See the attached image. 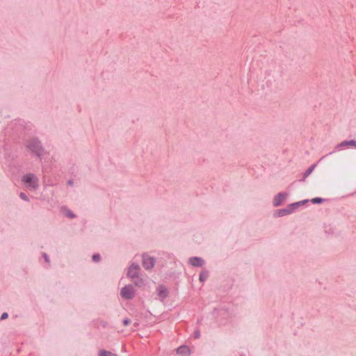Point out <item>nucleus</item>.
<instances>
[{
    "mask_svg": "<svg viewBox=\"0 0 356 356\" xmlns=\"http://www.w3.org/2000/svg\"><path fill=\"white\" fill-rule=\"evenodd\" d=\"M22 181L24 183L27 188H35L38 185V179L33 174H27L22 178Z\"/></svg>",
    "mask_w": 356,
    "mask_h": 356,
    "instance_id": "f257e3e1",
    "label": "nucleus"
},
{
    "mask_svg": "<svg viewBox=\"0 0 356 356\" xmlns=\"http://www.w3.org/2000/svg\"><path fill=\"white\" fill-rule=\"evenodd\" d=\"M307 202V200H303V201L291 204L286 209L278 210L277 211V213L278 216H284L285 215L290 214L294 210H296L300 205H302Z\"/></svg>",
    "mask_w": 356,
    "mask_h": 356,
    "instance_id": "f03ea898",
    "label": "nucleus"
},
{
    "mask_svg": "<svg viewBox=\"0 0 356 356\" xmlns=\"http://www.w3.org/2000/svg\"><path fill=\"white\" fill-rule=\"evenodd\" d=\"M120 294L122 298L131 299L134 296V290L131 286H126L121 289Z\"/></svg>",
    "mask_w": 356,
    "mask_h": 356,
    "instance_id": "7ed1b4c3",
    "label": "nucleus"
},
{
    "mask_svg": "<svg viewBox=\"0 0 356 356\" xmlns=\"http://www.w3.org/2000/svg\"><path fill=\"white\" fill-rule=\"evenodd\" d=\"M288 197V193H278L273 200V204L275 207L280 206Z\"/></svg>",
    "mask_w": 356,
    "mask_h": 356,
    "instance_id": "20e7f679",
    "label": "nucleus"
},
{
    "mask_svg": "<svg viewBox=\"0 0 356 356\" xmlns=\"http://www.w3.org/2000/svg\"><path fill=\"white\" fill-rule=\"evenodd\" d=\"M143 266L146 269H150L154 265V260L152 257H149L148 255H143Z\"/></svg>",
    "mask_w": 356,
    "mask_h": 356,
    "instance_id": "39448f33",
    "label": "nucleus"
},
{
    "mask_svg": "<svg viewBox=\"0 0 356 356\" xmlns=\"http://www.w3.org/2000/svg\"><path fill=\"white\" fill-rule=\"evenodd\" d=\"M138 271H139V266L132 264L129 268L128 273H127L128 276H129L131 278L136 277L138 274Z\"/></svg>",
    "mask_w": 356,
    "mask_h": 356,
    "instance_id": "423d86ee",
    "label": "nucleus"
},
{
    "mask_svg": "<svg viewBox=\"0 0 356 356\" xmlns=\"http://www.w3.org/2000/svg\"><path fill=\"white\" fill-rule=\"evenodd\" d=\"M28 147L33 152L38 153L40 150V143L38 140H33L28 144Z\"/></svg>",
    "mask_w": 356,
    "mask_h": 356,
    "instance_id": "0eeeda50",
    "label": "nucleus"
},
{
    "mask_svg": "<svg viewBox=\"0 0 356 356\" xmlns=\"http://www.w3.org/2000/svg\"><path fill=\"white\" fill-rule=\"evenodd\" d=\"M177 353L179 355L184 356L188 355L190 354V349L186 346H180L177 349Z\"/></svg>",
    "mask_w": 356,
    "mask_h": 356,
    "instance_id": "6e6552de",
    "label": "nucleus"
},
{
    "mask_svg": "<svg viewBox=\"0 0 356 356\" xmlns=\"http://www.w3.org/2000/svg\"><path fill=\"white\" fill-rule=\"evenodd\" d=\"M190 263L191 265L195 266H201L203 265L204 261L201 258L192 257L190 259Z\"/></svg>",
    "mask_w": 356,
    "mask_h": 356,
    "instance_id": "1a4fd4ad",
    "label": "nucleus"
},
{
    "mask_svg": "<svg viewBox=\"0 0 356 356\" xmlns=\"http://www.w3.org/2000/svg\"><path fill=\"white\" fill-rule=\"evenodd\" d=\"M346 145L356 147V141L353 140L350 141H343L339 145V147H343Z\"/></svg>",
    "mask_w": 356,
    "mask_h": 356,
    "instance_id": "9d476101",
    "label": "nucleus"
},
{
    "mask_svg": "<svg viewBox=\"0 0 356 356\" xmlns=\"http://www.w3.org/2000/svg\"><path fill=\"white\" fill-rule=\"evenodd\" d=\"M99 356H117L116 355L105 350H102L99 353Z\"/></svg>",
    "mask_w": 356,
    "mask_h": 356,
    "instance_id": "9b49d317",
    "label": "nucleus"
},
{
    "mask_svg": "<svg viewBox=\"0 0 356 356\" xmlns=\"http://www.w3.org/2000/svg\"><path fill=\"white\" fill-rule=\"evenodd\" d=\"M63 213H64V215L65 216H67V217H70V218H74V216L73 215L72 211H70V210H67V209L64 210Z\"/></svg>",
    "mask_w": 356,
    "mask_h": 356,
    "instance_id": "f8f14e48",
    "label": "nucleus"
},
{
    "mask_svg": "<svg viewBox=\"0 0 356 356\" xmlns=\"http://www.w3.org/2000/svg\"><path fill=\"white\" fill-rule=\"evenodd\" d=\"M311 201L314 204H318V203H321L323 202V199L321 197H315V198L312 199Z\"/></svg>",
    "mask_w": 356,
    "mask_h": 356,
    "instance_id": "ddd939ff",
    "label": "nucleus"
},
{
    "mask_svg": "<svg viewBox=\"0 0 356 356\" xmlns=\"http://www.w3.org/2000/svg\"><path fill=\"white\" fill-rule=\"evenodd\" d=\"M167 294H168V291L165 289H162V290H160V291H159V295L163 298L167 296Z\"/></svg>",
    "mask_w": 356,
    "mask_h": 356,
    "instance_id": "4468645a",
    "label": "nucleus"
},
{
    "mask_svg": "<svg viewBox=\"0 0 356 356\" xmlns=\"http://www.w3.org/2000/svg\"><path fill=\"white\" fill-rule=\"evenodd\" d=\"M19 197H20L22 200H25V201H28V200H29V199H28L27 196H26L24 193H20V195H19Z\"/></svg>",
    "mask_w": 356,
    "mask_h": 356,
    "instance_id": "2eb2a0df",
    "label": "nucleus"
},
{
    "mask_svg": "<svg viewBox=\"0 0 356 356\" xmlns=\"http://www.w3.org/2000/svg\"><path fill=\"white\" fill-rule=\"evenodd\" d=\"M92 259L95 261H98L99 260V254H95L92 257Z\"/></svg>",
    "mask_w": 356,
    "mask_h": 356,
    "instance_id": "dca6fc26",
    "label": "nucleus"
},
{
    "mask_svg": "<svg viewBox=\"0 0 356 356\" xmlns=\"http://www.w3.org/2000/svg\"><path fill=\"white\" fill-rule=\"evenodd\" d=\"M8 318V314L7 313H3L1 315V319L3 320Z\"/></svg>",
    "mask_w": 356,
    "mask_h": 356,
    "instance_id": "f3484780",
    "label": "nucleus"
},
{
    "mask_svg": "<svg viewBox=\"0 0 356 356\" xmlns=\"http://www.w3.org/2000/svg\"><path fill=\"white\" fill-rule=\"evenodd\" d=\"M194 336H195V338H196V339L199 338L200 336V332H198V331L195 332H194Z\"/></svg>",
    "mask_w": 356,
    "mask_h": 356,
    "instance_id": "a211bd4d",
    "label": "nucleus"
},
{
    "mask_svg": "<svg viewBox=\"0 0 356 356\" xmlns=\"http://www.w3.org/2000/svg\"><path fill=\"white\" fill-rule=\"evenodd\" d=\"M205 279H206V276H205L203 273L200 274V280L201 281H204Z\"/></svg>",
    "mask_w": 356,
    "mask_h": 356,
    "instance_id": "6ab92c4d",
    "label": "nucleus"
},
{
    "mask_svg": "<svg viewBox=\"0 0 356 356\" xmlns=\"http://www.w3.org/2000/svg\"><path fill=\"white\" fill-rule=\"evenodd\" d=\"M129 323H130V321H129V319H125V320H124V321H123V324H124V325H125V326H126V325H129Z\"/></svg>",
    "mask_w": 356,
    "mask_h": 356,
    "instance_id": "aec40b11",
    "label": "nucleus"
},
{
    "mask_svg": "<svg viewBox=\"0 0 356 356\" xmlns=\"http://www.w3.org/2000/svg\"><path fill=\"white\" fill-rule=\"evenodd\" d=\"M136 284L138 285V286H140V283L136 282Z\"/></svg>",
    "mask_w": 356,
    "mask_h": 356,
    "instance_id": "412c9836",
    "label": "nucleus"
}]
</instances>
